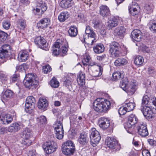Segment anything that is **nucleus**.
<instances>
[{"label": "nucleus", "mask_w": 156, "mask_h": 156, "mask_svg": "<svg viewBox=\"0 0 156 156\" xmlns=\"http://www.w3.org/2000/svg\"><path fill=\"white\" fill-rule=\"evenodd\" d=\"M51 68L49 65L44 66L43 68V71L45 74H47L51 71Z\"/></svg>", "instance_id": "obj_49"}, {"label": "nucleus", "mask_w": 156, "mask_h": 156, "mask_svg": "<svg viewBox=\"0 0 156 156\" xmlns=\"http://www.w3.org/2000/svg\"><path fill=\"white\" fill-rule=\"evenodd\" d=\"M77 82L80 86H83L85 83V75L82 72H80L78 75Z\"/></svg>", "instance_id": "obj_29"}, {"label": "nucleus", "mask_w": 156, "mask_h": 156, "mask_svg": "<svg viewBox=\"0 0 156 156\" xmlns=\"http://www.w3.org/2000/svg\"><path fill=\"white\" fill-rule=\"evenodd\" d=\"M32 132L28 128H26L23 131L22 137L23 139H30L32 136Z\"/></svg>", "instance_id": "obj_32"}, {"label": "nucleus", "mask_w": 156, "mask_h": 156, "mask_svg": "<svg viewBox=\"0 0 156 156\" xmlns=\"http://www.w3.org/2000/svg\"><path fill=\"white\" fill-rule=\"evenodd\" d=\"M78 141L80 144L83 145L87 144L88 141V138L85 133H82L80 134L79 136Z\"/></svg>", "instance_id": "obj_24"}, {"label": "nucleus", "mask_w": 156, "mask_h": 156, "mask_svg": "<svg viewBox=\"0 0 156 156\" xmlns=\"http://www.w3.org/2000/svg\"><path fill=\"white\" fill-rule=\"evenodd\" d=\"M69 16L68 12H62L58 16V19L60 22H62L68 19Z\"/></svg>", "instance_id": "obj_36"}, {"label": "nucleus", "mask_w": 156, "mask_h": 156, "mask_svg": "<svg viewBox=\"0 0 156 156\" xmlns=\"http://www.w3.org/2000/svg\"><path fill=\"white\" fill-rule=\"evenodd\" d=\"M93 23L94 24V27L95 28H96L99 27V23L98 21L94 20L93 22Z\"/></svg>", "instance_id": "obj_64"}, {"label": "nucleus", "mask_w": 156, "mask_h": 156, "mask_svg": "<svg viewBox=\"0 0 156 156\" xmlns=\"http://www.w3.org/2000/svg\"><path fill=\"white\" fill-rule=\"evenodd\" d=\"M152 5L151 4H146L144 6V11L147 14H150L152 12Z\"/></svg>", "instance_id": "obj_43"}, {"label": "nucleus", "mask_w": 156, "mask_h": 156, "mask_svg": "<svg viewBox=\"0 0 156 156\" xmlns=\"http://www.w3.org/2000/svg\"><path fill=\"white\" fill-rule=\"evenodd\" d=\"M98 70H96L94 71L93 76L94 77L99 76H101L102 73L103 68L101 66H98Z\"/></svg>", "instance_id": "obj_40"}, {"label": "nucleus", "mask_w": 156, "mask_h": 156, "mask_svg": "<svg viewBox=\"0 0 156 156\" xmlns=\"http://www.w3.org/2000/svg\"><path fill=\"white\" fill-rule=\"evenodd\" d=\"M90 143L93 147H95L101 139L99 133L94 128H91L89 131Z\"/></svg>", "instance_id": "obj_4"}, {"label": "nucleus", "mask_w": 156, "mask_h": 156, "mask_svg": "<svg viewBox=\"0 0 156 156\" xmlns=\"http://www.w3.org/2000/svg\"><path fill=\"white\" fill-rule=\"evenodd\" d=\"M62 47V56L65 55L68 51V45L66 41H62L61 40H58L53 44L52 47V55L54 56L58 55L60 52V47Z\"/></svg>", "instance_id": "obj_2"}, {"label": "nucleus", "mask_w": 156, "mask_h": 156, "mask_svg": "<svg viewBox=\"0 0 156 156\" xmlns=\"http://www.w3.org/2000/svg\"><path fill=\"white\" fill-rule=\"evenodd\" d=\"M37 6L41 9V13H43L44 12L46 11L47 9L46 3L42 1L38 3Z\"/></svg>", "instance_id": "obj_41"}, {"label": "nucleus", "mask_w": 156, "mask_h": 156, "mask_svg": "<svg viewBox=\"0 0 156 156\" xmlns=\"http://www.w3.org/2000/svg\"><path fill=\"white\" fill-rule=\"evenodd\" d=\"M11 115L9 114L0 115V120L4 124H9L12 121Z\"/></svg>", "instance_id": "obj_22"}, {"label": "nucleus", "mask_w": 156, "mask_h": 156, "mask_svg": "<svg viewBox=\"0 0 156 156\" xmlns=\"http://www.w3.org/2000/svg\"><path fill=\"white\" fill-rule=\"evenodd\" d=\"M0 79L1 82L5 84L7 83L8 78L4 72L0 71Z\"/></svg>", "instance_id": "obj_45"}, {"label": "nucleus", "mask_w": 156, "mask_h": 156, "mask_svg": "<svg viewBox=\"0 0 156 156\" xmlns=\"http://www.w3.org/2000/svg\"><path fill=\"white\" fill-rule=\"evenodd\" d=\"M54 128L56 131V137L59 140L62 139L64 134L62 122L60 121H57L54 125Z\"/></svg>", "instance_id": "obj_7"}, {"label": "nucleus", "mask_w": 156, "mask_h": 156, "mask_svg": "<svg viewBox=\"0 0 156 156\" xmlns=\"http://www.w3.org/2000/svg\"><path fill=\"white\" fill-rule=\"evenodd\" d=\"M48 106V101L46 99L41 98H40L38 105V107L39 108L44 109L46 108Z\"/></svg>", "instance_id": "obj_28"}, {"label": "nucleus", "mask_w": 156, "mask_h": 156, "mask_svg": "<svg viewBox=\"0 0 156 156\" xmlns=\"http://www.w3.org/2000/svg\"><path fill=\"white\" fill-rule=\"evenodd\" d=\"M90 59V56H84L82 62L84 65H87L89 64V62Z\"/></svg>", "instance_id": "obj_50"}, {"label": "nucleus", "mask_w": 156, "mask_h": 156, "mask_svg": "<svg viewBox=\"0 0 156 156\" xmlns=\"http://www.w3.org/2000/svg\"><path fill=\"white\" fill-rule=\"evenodd\" d=\"M43 148L47 154H51L56 151L57 146L56 143L52 141H48L44 144Z\"/></svg>", "instance_id": "obj_6"}, {"label": "nucleus", "mask_w": 156, "mask_h": 156, "mask_svg": "<svg viewBox=\"0 0 156 156\" xmlns=\"http://www.w3.org/2000/svg\"><path fill=\"white\" fill-rule=\"evenodd\" d=\"M19 24L21 27L20 29H23L26 26V22L24 21H21Z\"/></svg>", "instance_id": "obj_63"}, {"label": "nucleus", "mask_w": 156, "mask_h": 156, "mask_svg": "<svg viewBox=\"0 0 156 156\" xmlns=\"http://www.w3.org/2000/svg\"><path fill=\"white\" fill-rule=\"evenodd\" d=\"M26 66L25 64L21 65L16 67V69L19 71H22L23 69L24 70V67Z\"/></svg>", "instance_id": "obj_59"}, {"label": "nucleus", "mask_w": 156, "mask_h": 156, "mask_svg": "<svg viewBox=\"0 0 156 156\" xmlns=\"http://www.w3.org/2000/svg\"><path fill=\"white\" fill-rule=\"evenodd\" d=\"M139 7V6L136 3L132 2L131 4H130L128 6L129 12L133 16L137 15L139 13L137 9Z\"/></svg>", "instance_id": "obj_19"}, {"label": "nucleus", "mask_w": 156, "mask_h": 156, "mask_svg": "<svg viewBox=\"0 0 156 156\" xmlns=\"http://www.w3.org/2000/svg\"><path fill=\"white\" fill-rule=\"evenodd\" d=\"M75 148H62V151L66 155H70L73 154Z\"/></svg>", "instance_id": "obj_37"}, {"label": "nucleus", "mask_w": 156, "mask_h": 156, "mask_svg": "<svg viewBox=\"0 0 156 156\" xmlns=\"http://www.w3.org/2000/svg\"><path fill=\"white\" fill-rule=\"evenodd\" d=\"M35 43L36 44L38 45L40 48L46 51L49 49V46L48 43L43 37H38L35 39Z\"/></svg>", "instance_id": "obj_10"}, {"label": "nucleus", "mask_w": 156, "mask_h": 156, "mask_svg": "<svg viewBox=\"0 0 156 156\" xmlns=\"http://www.w3.org/2000/svg\"><path fill=\"white\" fill-rule=\"evenodd\" d=\"M144 116L147 119H150L152 118L154 114L151 109L147 106H141L140 108Z\"/></svg>", "instance_id": "obj_13"}, {"label": "nucleus", "mask_w": 156, "mask_h": 156, "mask_svg": "<svg viewBox=\"0 0 156 156\" xmlns=\"http://www.w3.org/2000/svg\"><path fill=\"white\" fill-rule=\"evenodd\" d=\"M125 104V106L128 112L132 111L135 107V104L134 102H126Z\"/></svg>", "instance_id": "obj_39"}, {"label": "nucleus", "mask_w": 156, "mask_h": 156, "mask_svg": "<svg viewBox=\"0 0 156 156\" xmlns=\"http://www.w3.org/2000/svg\"><path fill=\"white\" fill-rule=\"evenodd\" d=\"M69 35L72 37H75L77 35L78 30L77 28L74 26H71L68 30Z\"/></svg>", "instance_id": "obj_33"}, {"label": "nucleus", "mask_w": 156, "mask_h": 156, "mask_svg": "<svg viewBox=\"0 0 156 156\" xmlns=\"http://www.w3.org/2000/svg\"><path fill=\"white\" fill-rule=\"evenodd\" d=\"M137 129L139 134L143 137L146 136L148 134V131L145 124H140L137 126Z\"/></svg>", "instance_id": "obj_16"}, {"label": "nucleus", "mask_w": 156, "mask_h": 156, "mask_svg": "<svg viewBox=\"0 0 156 156\" xmlns=\"http://www.w3.org/2000/svg\"><path fill=\"white\" fill-rule=\"evenodd\" d=\"M13 92L10 90H6L3 94L1 97L2 101L4 102V101L8 100L11 98L12 96Z\"/></svg>", "instance_id": "obj_27"}, {"label": "nucleus", "mask_w": 156, "mask_h": 156, "mask_svg": "<svg viewBox=\"0 0 156 156\" xmlns=\"http://www.w3.org/2000/svg\"><path fill=\"white\" fill-rule=\"evenodd\" d=\"M154 70L152 67H149L148 68V73L150 76H153L154 74Z\"/></svg>", "instance_id": "obj_55"}, {"label": "nucleus", "mask_w": 156, "mask_h": 156, "mask_svg": "<svg viewBox=\"0 0 156 156\" xmlns=\"http://www.w3.org/2000/svg\"><path fill=\"white\" fill-rule=\"evenodd\" d=\"M38 119H39L40 123L42 124H45L47 122L46 118L44 116H41L39 118H38Z\"/></svg>", "instance_id": "obj_54"}, {"label": "nucleus", "mask_w": 156, "mask_h": 156, "mask_svg": "<svg viewBox=\"0 0 156 156\" xmlns=\"http://www.w3.org/2000/svg\"><path fill=\"white\" fill-rule=\"evenodd\" d=\"M119 45L116 42H112L110 45L109 51L111 53L112 56L113 57H118L119 56L120 52Z\"/></svg>", "instance_id": "obj_9"}, {"label": "nucleus", "mask_w": 156, "mask_h": 156, "mask_svg": "<svg viewBox=\"0 0 156 156\" xmlns=\"http://www.w3.org/2000/svg\"><path fill=\"white\" fill-rule=\"evenodd\" d=\"M35 98L32 96L27 97L25 105L32 106V107L34 108L35 106Z\"/></svg>", "instance_id": "obj_30"}, {"label": "nucleus", "mask_w": 156, "mask_h": 156, "mask_svg": "<svg viewBox=\"0 0 156 156\" xmlns=\"http://www.w3.org/2000/svg\"><path fill=\"white\" fill-rule=\"evenodd\" d=\"M85 32L86 34L80 36V39L82 42L87 43L86 41V37H90V38H94L95 34L93 30L88 26H86Z\"/></svg>", "instance_id": "obj_12"}, {"label": "nucleus", "mask_w": 156, "mask_h": 156, "mask_svg": "<svg viewBox=\"0 0 156 156\" xmlns=\"http://www.w3.org/2000/svg\"><path fill=\"white\" fill-rule=\"evenodd\" d=\"M37 78L34 73H29L26 74L23 80V83L27 88H30L36 85L37 83Z\"/></svg>", "instance_id": "obj_5"}, {"label": "nucleus", "mask_w": 156, "mask_h": 156, "mask_svg": "<svg viewBox=\"0 0 156 156\" xmlns=\"http://www.w3.org/2000/svg\"><path fill=\"white\" fill-rule=\"evenodd\" d=\"M126 28L122 26H119L114 30V35L120 38H122L126 31Z\"/></svg>", "instance_id": "obj_15"}, {"label": "nucleus", "mask_w": 156, "mask_h": 156, "mask_svg": "<svg viewBox=\"0 0 156 156\" xmlns=\"http://www.w3.org/2000/svg\"><path fill=\"white\" fill-rule=\"evenodd\" d=\"M149 98L148 96L145 95L143 96L142 100L141 106H146L149 102Z\"/></svg>", "instance_id": "obj_47"}, {"label": "nucleus", "mask_w": 156, "mask_h": 156, "mask_svg": "<svg viewBox=\"0 0 156 156\" xmlns=\"http://www.w3.org/2000/svg\"><path fill=\"white\" fill-rule=\"evenodd\" d=\"M129 81L127 77H124L120 82V86L123 90L125 91L128 95H133L136 91V87L135 81L132 80L130 83L129 87L128 86Z\"/></svg>", "instance_id": "obj_3"}, {"label": "nucleus", "mask_w": 156, "mask_h": 156, "mask_svg": "<svg viewBox=\"0 0 156 156\" xmlns=\"http://www.w3.org/2000/svg\"><path fill=\"white\" fill-rule=\"evenodd\" d=\"M12 125L13 126V129H14L16 131H17L20 129V126L17 123H13Z\"/></svg>", "instance_id": "obj_58"}, {"label": "nucleus", "mask_w": 156, "mask_h": 156, "mask_svg": "<svg viewBox=\"0 0 156 156\" xmlns=\"http://www.w3.org/2000/svg\"><path fill=\"white\" fill-rule=\"evenodd\" d=\"M29 57L28 52L26 50L21 51L19 53L18 59L21 62L26 61Z\"/></svg>", "instance_id": "obj_21"}, {"label": "nucleus", "mask_w": 156, "mask_h": 156, "mask_svg": "<svg viewBox=\"0 0 156 156\" xmlns=\"http://www.w3.org/2000/svg\"><path fill=\"white\" fill-rule=\"evenodd\" d=\"M105 50V48L103 44H97L93 47V50L94 52L97 54L103 52Z\"/></svg>", "instance_id": "obj_31"}, {"label": "nucleus", "mask_w": 156, "mask_h": 156, "mask_svg": "<svg viewBox=\"0 0 156 156\" xmlns=\"http://www.w3.org/2000/svg\"><path fill=\"white\" fill-rule=\"evenodd\" d=\"M123 76L120 72L118 71L115 72L113 73L112 77L113 80H119L120 78H122Z\"/></svg>", "instance_id": "obj_44"}, {"label": "nucleus", "mask_w": 156, "mask_h": 156, "mask_svg": "<svg viewBox=\"0 0 156 156\" xmlns=\"http://www.w3.org/2000/svg\"><path fill=\"white\" fill-rule=\"evenodd\" d=\"M8 34L2 31H0V42H3L6 40Z\"/></svg>", "instance_id": "obj_46"}, {"label": "nucleus", "mask_w": 156, "mask_h": 156, "mask_svg": "<svg viewBox=\"0 0 156 156\" xmlns=\"http://www.w3.org/2000/svg\"><path fill=\"white\" fill-rule=\"evenodd\" d=\"M35 155L36 152L34 150L30 151L28 153V156H35Z\"/></svg>", "instance_id": "obj_61"}, {"label": "nucleus", "mask_w": 156, "mask_h": 156, "mask_svg": "<svg viewBox=\"0 0 156 156\" xmlns=\"http://www.w3.org/2000/svg\"><path fill=\"white\" fill-rule=\"evenodd\" d=\"M127 60L124 58H118L114 62L115 66H121L126 65L127 63Z\"/></svg>", "instance_id": "obj_34"}, {"label": "nucleus", "mask_w": 156, "mask_h": 156, "mask_svg": "<svg viewBox=\"0 0 156 156\" xmlns=\"http://www.w3.org/2000/svg\"><path fill=\"white\" fill-rule=\"evenodd\" d=\"M119 20L118 18L114 16L110 18L108 22V28L112 29L117 26L118 25Z\"/></svg>", "instance_id": "obj_23"}, {"label": "nucleus", "mask_w": 156, "mask_h": 156, "mask_svg": "<svg viewBox=\"0 0 156 156\" xmlns=\"http://www.w3.org/2000/svg\"><path fill=\"white\" fill-rule=\"evenodd\" d=\"M106 58V56L105 54H103L101 56H98L97 57V59L99 61H103Z\"/></svg>", "instance_id": "obj_57"}, {"label": "nucleus", "mask_w": 156, "mask_h": 156, "mask_svg": "<svg viewBox=\"0 0 156 156\" xmlns=\"http://www.w3.org/2000/svg\"><path fill=\"white\" fill-rule=\"evenodd\" d=\"M141 36V32L138 30H134L131 33V37L133 41H140Z\"/></svg>", "instance_id": "obj_20"}, {"label": "nucleus", "mask_w": 156, "mask_h": 156, "mask_svg": "<svg viewBox=\"0 0 156 156\" xmlns=\"http://www.w3.org/2000/svg\"><path fill=\"white\" fill-rule=\"evenodd\" d=\"M143 156H151L150 152L147 150L143 151L142 153Z\"/></svg>", "instance_id": "obj_62"}, {"label": "nucleus", "mask_w": 156, "mask_h": 156, "mask_svg": "<svg viewBox=\"0 0 156 156\" xmlns=\"http://www.w3.org/2000/svg\"><path fill=\"white\" fill-rule=\"evenodd\" d=\"M50 23V19L48 18H44L40 20L37 23V26L38 28L44 29L47 28Z\"/></svg>", "instance_id": "obj_18"}, {"label": "nucleus", "mask_w": 156, "mask_h": 156, "mask_svg": "<svg viewBox=\"0 0 156 156\" xmlns=\"http://www.w3.org/2000/svg\"><path fill=\"white\" fill-rule=\"evenodd\" d=\"M2 26L6 30L9 29L10 26V22L8 21H5L2 23Z\"/></svg>", "instance_id": "obj_53"}, {"label": "nucleus", "mask_w": 156, "mask_h": 156, "mask_svg": "<svg viewBox=\"0 0 156 156\" xmlns=\"http://www.w3.org/2000/svg\"><path fill=\"white\" fill-rule=\"evenodd\" d=\"M51 86L53 88H56L59 86V82L55 78H53L50 81Z\"/></svg>", "instance_id": "obj_42"}, {"label": "nucleus", "mask_w": 156, "mask_h": 156, "mask_svg": "<svg viewBox=\"0 0 156 156\" xmlns=\"http://www.w3.org/2000/svg\"><path fill=\"white\" fill-rule=\"evenodd\" d=\"M1 49L0 52V58L2 59L4 58V61L6 62V58L11 55L10 46L8 44H5L2 47Z\"/></svg>", "instance_id": "obj_8"}, {"label": "nucleus", "mask_w": 156, "mask_h": 156, "mask_svg": "<svg viewBox=\"0 0 156 156\" xmlns=\"http://www.w3.org/2000/svg\"><path fill=\"white\" fill-rule=\"evenodd\" d=\"M125 107L122 106L118 110L119 113L120 115H124L127 112H128L127 110Z\"/></svg>", "instance_id": "obj_51"}, {"label": "nucleus", "mask_w": 156, "mask_h": 156, "mask_svg": "<svg viewBox=\"0 0 156 156\" xmlns=\"http://www.w3.org/2000/svg\"><path fill=\"white\" fill-rule=\"evenodd\" d=\"M144 58L143 57L140 55L136 56L134 60L135 64L138 66H141L144 62Z\"/></svg>", "instance_id": "obj_38"}, {"label": "nucleus", "mask_w": 156, "mask_h": 156, "mask_svg": "<svg viewBox=\"0 0 156 156\" xmlns=\"http://www.w3.org/2000/svg\"><path fill=\"white\" fill-rule=\"evenodd\" d=\"M74 5L73 0H62L60 3L59 5L62 8L67 9Z\"/></svg>", "instance_id": "obj_25"}, {"label": "nucleus", "mask_w": 156, "mask_h": 156, "mask_svg": "<svg viewBox=\"0 0 156 156\" xmlns=\"http://www.w3.org/2000/svg\"><path fill=\"white\" fill-rule=\"evenodd\" d=\"M75 148V144L71 140H67L64 143L62 144V148Z\"/></svg>", "instance_id": "obj_35"}, {"label": "nucleus", "mask_w": 156, "mask_h": 156, "mask_svg": "<svg viewBox=\"0 0 156 156\" xmlns=\"http://www.w3.org/2000/svg\"><path fill=\"white\" fill-rule=\"evenodd\" d=\"M105 144L109 148L112 149L116 148L117 150H119L120 148V144L113 137H107L105 141Z\"/></svg>", "instance_id": "obj_11"}, {"label": "nucleus", "mask_w": 156, "mask_h": 156, "mask_svg": "<svg viewBox=\"0 0 156 156\" xmlns=\"http://www.w3.org/2000/svg\"><path fill=\"white\" fill-rule=\"evenodd\" d=\"M99 12L103 16H107L110 14L109 8L106 5H102L100 8Z\"/></svg>", "instance_id": "obj_26"}, {"label": "nucleus", "mask_w": 156, "mask_h": 156, "mask_svg": "<svg viewBox=\"0 0 156 156\" xmlns=\"http://www.w3.org/2000/svg\"><path fill=\"white\" fill-rule=\"evenodd\" d=\"M138 119L136 116L133 114H131L128 117V122L125 124V126L128 128L136 124L138 122Z\"/></svg>", "instance_id": "obj_14"}, {"label": "nucleus", "mask_w": 156, "mask_h": 156, "mask_svg": "<svg viewBox=\"0 0 156 156\" xmlns=\"http://www.w3.org/2000/svg\"><path fill=\"white\" fill-rule=\"evenodd\" d=\"M72 80L66 79L64 83L66 87L69 86L71 84Z\"/></svg>", "instance_id": "obj_60"}, {"label": "nucleus", "mask_w": 156, "mask_h": 156, "mask_svg": "<svg viewBox=\"0 0 156 156\" xmlns=\"http://www.w3.org/2000/svg\"><path fill=\"white\" fill-rule=\"evenodd\" d=\"M25 110L26 112L29 114H33L34 113V108H33L32 106L28 105V106H26L25 105Z\"/></svg>", "instance_id": "obj_48"}, {"label": "nucleus", "mask_w": 156, "mask_h": 156, "mask_svg": "<svg viewBox=\"0 0 156 156\" xmlns=\"http://www.w3.org/2000/svg\"><path fill=\"white\" fill-rule=\"evenodd\" d=\"M149 25H150V27H149L150 30L151 31L156 32V23H154L151 24H150Z\"/></svg>", "instance_id": "obj_56"}, {"label": "nucleus", "mask_w": 156, "mask_h": 156, "mask_svg": "<svg viewBox=\"0 0 156 156\" xmlns=\"http://www.w3.org/2000/svg\"><path fill=\"white\" fill-rule=\"evenodd\" d=\"M23 139L22 143L24 145L29 146L32 143V142L30 140V139Z\"/></svg>", "instance_id": "obj_52"}, {"label": "nucleus", "mask_w": 156, "mask_h": 156, "mask_svg": "<svg viewBox=\"0 0 156 156\" xmlns=\"http://www.w3.org/2000/svg\"><path fill=\"white\" fill-rule=\"evenodd\" d=\"M111 103L110 101L103 98H98L93 102V108L98 112H106L110 108Z\"/></svg>", "instance_id": "obj_1"}, {"label": "nucleus", "mask_w": 156, "mask_h": 156, "mask_svg": "<svg viewBox=\"0 0 156 156\" xmlns=\"http://www.w3.org/2000/svg\"><path fill=\"white\" fill-rule=\"evenodd\" d=\"M100 127L103 129H107L110 126L109 120L107 118L101 117L98 121Z\"/></svg>", "instance_id": "obj_17"}]
</instances>
